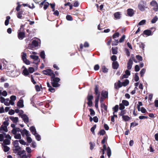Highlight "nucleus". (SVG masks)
<instances>
[{"instance_id":"nucleus-46","label":"nucleus","mask_w":158,"mask_h":158,"mask_svg":"<svg viewBox=\"0 0 158 158\" xmlns=\"http://www.w3.org/2000/svg\"><path fill=\"white\" fill-rule=\"evenodd\" d=\"M119 36V33L118 32H115L113 36L112 37L113 39H115L116 38L118 37Z\"/></svg>"},{"instance_id":"nucleus-20","label":"nucleus","mask_w":158,"mask_h":158,"mask_svg":"<svg viewBox=\"0 0 158 158\" xmlns=\"http://www.w3.org/2000/svg\"><path fill=\"white\" fill-rule=\"evenodd\" d=\"M17 106L20 108L23 107V99H20L17 103Z\"/></svg>"},{"instance_id":"nucleus-58","label":"nucleus","mask_w":158,"mask_h":158,"mask_svg":"<svg viewBox=\"0 0 158 158\" xmlns=\"http://www.w3.org/2000/svg\"><path fill=\"white\" fill-rule=\"evenodd\" d=\"M125 35H123L122 37H121V38L120 39L119 41V42L120 43H122L123 42L125 39Z\"/></svg>"},{"instance_id":"nucleus-57","label":"nucleus","mask_w":158,"mask_h":158,"mask_svg":"<svg viewBox=\"0 0 158 158\" xmlns=\"http://www.w3.org/2000/svg\"><path fill=\"white\" fill-rule=\"evenodd\" d=\"M4 104L6 106L9 105L10 104V100L9 99H7L5 100Z\"/></svg>"},{"instance_id":"nucleus-56","label":"nucleus","mask_w":158,"mask_h":158,"mask_svg":"<svg viewBox=\"0 0 158 158\" xmlns=\"http://www.w3.org/2000/svg\"><path fill=\"white\" fill-rule=\"evenodd\" d=\"M136 58L139 61H142L143 60L142 57L139 55L136 56Z\"/></svg>"},{"instance_id":"nucleus-40","label":"nucleus","mask_w":158,"mask_h":158,"mask_svg":"<svg viewBox=\"0 0 158 158\" xmlns=\"http://www.w3.org/2000/svg\"><path fill=\"white\" fill-rule=\"evenodd\" d=\"M14 147H17L19 146V141L17 140H16L13 142Z\"/></svg>"},{"instance_id":"nucleus-29","label":"nucleus","mask_w":158,"mask_h":158,"mask_svg":"<svg viewBox=\"0 0 158 158\" xmlns=\"http://www.w3.org/2000/svg\"><path fill=\"white\" fill-rule=\"evenodd\" d=\"M107 154L109 158H110L111 155V151L109 147H108L106 151Z\"/></svg>"},{"instance_id":"nucleus-8","label":"nucleus","mask_w":158,"mask_h":158,"mask_svg":"<svg viewBox=\"0 0 158 158\" xmlns=\"http://www.w3.org/2000/svg\"><path fill=\"white\" fill-rule=\"evenodd\" d=\"M9 123L7 121H5L3 122V125L0 128V132L2 133L3 131L6 132L8 130L7 128V126L9 125Z\"/></svg>"},{"instance_id":"nucleus-36","label":"nucleus","mask_w":158,"mask_h":158,"mask_svg":"<svg viewBox=\"0 0 158 158\" xmlns=\"http://www.w3.org/2000/svg\"><path fill=\"white\" fill-rule=\"evenodd\" d=\"M106 133V132L104 130L102 129L98 132V134L100 135H105Z\"/></svg>"},{"instance_id":"nucleus-6","label":"nucleus","mask_w":158,"mask_h":158,"mask_svg":"<svg viewBox=\"0 0 158 158\" xmlns=\"http://www.w3.org/2000/svg\"><path fill=\"white\" fill-rule=\"evenodd\" d=\"M13 150L14 152L15 153H17L19 156H21V155L25 153V151L24 150L22 151L21 148L19 147H13Z\"/></svg>"},{"instance_id":"nucleus-48","label":"nucleus","mask_w":158,"mask_h":158,"mask_svg":"<svg viewBox=\"0 0 158 158\" xmlns=\"http://www.w3.org/2000/svg\"><path fill=\"white\" fill-rule=\"evenodd\" d=\"M10 19V17L9 16H7L6 17V20L5 24V25L7 26L9 23V19Z\"/></svg>"},{"instance_id":"nucleus-3","label":"nucleus","mask_w":158,"mask_h":158,"mask_svg":"<svg viewBox=\"0 0 158 158\" xmlns=\"http://www.w3.org/2000/svg\"><path fill=\"white\" fill-rule=\"evenodd\" d=\"M51 83L53 87H57L60 86V84L58 83V82L60 79L59 77H55L53 78H51Z\"/></svg>"},{"instance_id":"nucleus-43","label":"nucleus","mask_w":158,"mask_h":158,"mask_svg":"<svg viewBox=\"0 0 158 158\" xmlns=\"http://www.w3.org/2000/svg\"><path fill=\"white\" fill-rule=\"evenodd\" d=\"M14 137L16 139H20L21 138V136L20 134H16L15 135Z\"/></svg>"},{"instance_id":"nucleus-18","label":"nucleus","mask_w":158,"mask_h":158,"mask_svg":"<svg viewBox=\"0 0 158 158\" xmlns=\"http://www.w3.org/2000/svg\"><path fill=\"white\" fill-rule=\"evenodd\" d=\"M25 33L23 32H20L18 34V36L20 40H22L25 37Z\"/></svg>"},{"instance_id":"nucleus-10","label":"nucleus","mask_w":158,"mask_h":158,"mask_svg":"<svg viewBox=\"0 0 158 158\" xmlns=\"http://www.w3.org/2000/svg\"><path fill=\"white\" fill-rule=\"evenodd\" d=\"M126 113V111L125 110H121L120 112H119L118 114V116L119 118L121 116H122V118H130L129 116L127 115H124Z\"/></svg>"},{"instance_id":"nucleus-37","label":"nucleus","mask_w":158,"mask_h":158,"mask_svg":"<svg viewBox=\"0 0 158 158\" xmlns=\"http://www.w3.org/2000/svg\"><path fill=\"white\" fill-rule=\"evenodd\" d=\"M122 104L124 105V106H128L129 105V102L126 100H123L122 101Z\"/></svg>"},{"instance_id":"nucleus-35","label":"nucleus","mask_w":158,"mask_h":158,"mask_svg":"<svg viewBox=\"0 0 158 158\" xmlns=\"http://www.w3.org/2000/svg\"><path fill=\"white\" fill-rule=\"evenodd\" d=\"M158 18L156 16H155L151 20V22L152 23H155L158 20Z\"/></svg>"},{"instance_id":"nucleus-53","label":"nucleus","mask_w":158,"mask_h":158,"mask_svg":"<svg viewBox=\"0 0 158 158\" xmlns=\"http://www.w3.org/2000/svg\"><path fill=\"white\" fill-rule=\"evenodd\" d=\"M138 73H135V81L136 82L138 81L139 80V78L138 75Z\"/></svg>"},{"instance_id":"nucleus-7","label":"nucleus","mask_w":158,"mask_h":158,"mask_svg":"<svg viewBox=\"0 0 158 158\" xmlns=\"http://www.w3.org/2000/svg\"><path fill=\"white\" fill-rule=\"evenodd\" d=\"M146 2L143 0H141L138 4V7L139 9L142 11H144L145 10L146 7Z\"/></svg>"},{"instance_id":"nucleus-34","label":"nucleus","mask_w":158,"mask_h":158,"mask_svg":"<svg viewBox=\"0 0 158 158\" xmlns=\"http://www.w3.org/2000/svg\"><path fill=\"white\" fill-rule=\"evenodd\" d=\"M118 109V105H116L114 107H113V109L114 111L113 114H114L115 112H117Z\"/></svg>"},{"instance_id":"nucleus-21","label":"nucleus","mask_w":158,"mask_h":158,"mask_svg":"<svg viewBox=\"0 0 158 158\" xmlns=\"http://www.w3.org/2000/svg\"><path fill=\"white\" fill-rule=\"evenodd\" d=\"M152 31L149 30H145L143 32V34L147 36H149L152 35Z\"/></svg>"},{"instance_id":"nucleus-33","label":"nucleus","mask_w":158,"mask_h":158,"mask_svg":"<svg viewBox=\"0 0 158 158\" xmlns=\"http://www.w3.org/2000/svg\"><path fill=\"white\" fill-rule=\"evenodd\" d=\"M112 53L113 54H116L117 53V47H115L113 48L112 47Z\"/></svg>"},{"instance_id":"nucleus-42","label":"nucleus","mask_w":158,"mask_h":158,"mask_svg":"<svg viewBox=\"0 0 158 158\" xmlns=\"http://www.w3.org/2000/svg\"><path fill=\"white\" fill-rule=\"evenodd\" d=\"M143 105L142 103L141 102H138V104L137 105V108L139 111H140V106Z\"/></svg>"},{"instance_id":"nucleus-11","label":"nucleus","mask_w":158,"mask_h":158,"mask_svg":"<svg viewBox=\"0 0 158 158\" xmlns=\"http://www.w3.org/2000/svg\"><path fill=\"white\" fill-rule=\"evenodd\" d=\"M114 15L116 19H120L122 17V13L120 12H116L114 14Z\"/></svg>"},{"instance_id":"nucleus-32","label":"nucleus","mask_w":158,"mask_h":158,"mask_svg":"<svg viewBox=\"0 0 158 158\" xmlns=\"http://www.w3.org/2000/svg\"><path fill=\"white\" fill-rule=\"evenodd\" d=\"M23 73L24 76H27L29 75V73L27 69L26 68H25L23 70Z\"/></svg>"},{"instance_id":"nucleus-41","label":"nucleus","mask_w":158,"mask_h":158,"mask_svg":"<svg viewBox=\"0 0 158 158\" xmlns=\"http://www.w3.org/2000/svg\"><path fill=\"white\" fill-rule=\"evenodd\" d=\"M146 70L145 69H143L140 71V74L141 77H142L143 76L144 74L145 73Z\"/></svg>"},{"instance_id":"nucleus-15","label":"nucleus","mask_w":158,"mask_h":158,"mask_svg":"<svg viewBox=\"0 0 158 158\" xmlns=\"http://www.w3.org/2000/svg\"><path fill=\"white\" fill-rule=\"evenodd\" d=\"M21 133L23 136L24 135H25L27 136H29L30 135V134L29 133V132L26 129L22 130L21 131Z\"/></svg>"},{"instance_id":"nucleus-30","label":"nucleus","mask_w":158,"mask_h":158,"mask_svg":"<svg viewBox=\"0 0 158 158\" xmlns=\"http://www.w3.org/2000/svg\"><path fill=\"white\" fill-rule=\"evenodd\" d=\"M108 139V136L107 135L104 136L103 137V139L101 141V143L102 144H104L106 141Z\"/></svg>"},{"instance_id":"nucleus-23","label":"nucleus","mask_w":158,"mask_h":158,"mask_svg":"<svg viewBox=\"0 0 158 158\" xmlns=\"http://www.w3.org/2000/svg\"><path fill=\"white\" fill-rule=\"evenodd\" d=\"M30 57L31 59L34 60H38V62H39L40 61V60L39 59L38 56L34 55H31L30 56Z\"/></svg>"},{"instance_id":"nucleus-13","label":"nucleus","mask_w":158,"mask_h":158,"mask_svg":"<svg viewBox=\"0 0 158 158\" xmlns=\"http://www.w3.org/2000/svg\"><path fill=\"white\" fill-rule=\"evenodd\" d=\"M127 12L128 16L130 17L132 16L134 14L133 10L131 8H129L127 9Z\"/></svg>"},{"instance_id":"nucleus-47","label":"nucleus","mask_w":158,"mask_h":158,"mask_svg":"<svg viewBox=\"0 0 158 158\" xmlns=\"http://www.w3.org/2000/svg\"><path fill=\"white\" fill-rule=\"evenodd\" d=\"M111 59L113 62H115L117 59V57L115 55H113L111 57Z\"/></svg>"},{"instance_id":"nucleus-28","label":"nucleus","mask_w":158,"mask_h":158,"mask_svg":"<svg viewBox=\"0 0 158 158\" xmlns=\"http://www.w3.org/2000/svg\"><path fill=\"white\" fill-rule=\"evenodd\" d=\"M101 69L102 72L104 73H106L108 72V69L106 68L105 65L102 66Z\"/></svg>"},{"instance_id":"nucleus-63","label":"nucleus","mask_w":158,"mask_h":158,"mask_svg":"<svg viewBox=\"0 0 158 158\" xmlns=\"http://www.w3.org/2000/svg\"><path fill=\"white\" fill-rule=\"evenodd\" d=\"M89 111L90 112V114L92 116H93L95 114V112L94 110L92 109H89Z\"/></svg>"},{"instance_id":"nucleus-27","label":"nucleus","mask_w":158,"mask_h":158,"mask_svg":"<svg viewBox=\"0 0 158 158\" xmlns=\"http://www.w3.org/2000/svg\"><path fill=\"white\" fill-rule=\"evenodd\" d=\"M48 75L51 77V78H53L55 77V74L54 73L53 71L51 69H50Z\"/></svg>"},{"instance_id":"nucleus-5","label":"nucleus","mask_w":158,"mask_h":158,"mask_svg":"<svg viewBox=\"0 0 158 158\" xmlns=\"http://www.w3.org/2000/svg\"><path fill=\"white\" fill-rule=\"evenodd\" d=\"M11 68L14 69L13 70L10 71V76L12 77H17L20 74V72L17 70L15 67L13 65H11L10 66Z\"/></svg>"},{"instance_id":"nucleus-12","label":"nucleus","mask_w":158,"mask_h":158,"mask_svg":"<svg viewBox=\"0 0 158 158\" xmlns=\"http://www.w3.org/2000/svg\"><path fill=\"white\" fill-rule=\"evenodd\" d=\"M118 82L115 83L114 84V88L116 89H118L119 88L122 87L121 85V82L120 80L118 81Z\"/></svg>"},{"instance_id":"nucleus-52","label":"nucleus","mask_w":158,"mask_h":158,"mask_svg":"<svg viewBox=\"0 0 158 158\" xmlns=\"http://www.w3.org/2000/svg\"><path fill=\"white\" fill-rule=\"evenodd\" d=\"M119 41L117 40H115L114 41H113L112 43V46H115L117 45Z\"/></svg>"},{"instance_id":"nucleus-2","label":"nucleus","mask_w":158,"mask_h":158,"mask_svg":"<svg viewBox=\"0 0 158 158\" xmlns=\"http://www.w3.org/2000/svg\"><path fill=\"white\" fill-rule=\"evenodd\" d=\"M17 4L18 5L16 8V10L17 12V17L19 19H23L25 17V12L24 10H23L22 9H20L21 5L19 4V2L17 3Z\"/></svg>"},{"instance_id":"nucleus-50","label":"nucleus","mask_w":158,"mask_h":158,"mask_svg":"<svg viewBox=\"0 0 158 158\" xmlns=\"http://www.w3.org/2000/svg\"><path fill=\"white\" fill-rule=\"evenodd\" d=\"M34 135L35 136L36 139L38 141H40L41 140V137L37 133L36 134H35V135Z\"/></svg>"},{"instance_id":"nucleus-26","label":"nucleus","mask_w":158,"mask_h":158,"mask_svg":"<svg viewBox=\"0 0 158 158\" xmlns=\"http://www.w3.org/2000/svg\"><path fill=\"white\" fill-rule=\"evenodd\" d=\"M129 81L128 79H126L125 81L123 82H121V85H122V86H127L129 83Z\"/></svg>"},{"instance_id":"nucleus-44","label":"nucleus","mask_w":158,"mask_h":158,"mask_svg":"<svg viewBox=\"0 0 158 158\" xmlns=\"http://www.w3.org/2000/svg\"><path fill=\"white\" fill-rule=\"evenodd\" d=\"M96 127V125H94L90 129L91 131L92 132V133L94 134H95L94 130Z\"/></svg>"},{"instance_id":"nucleus-4","label":"nucleus","mask_w":158,"mask_h":158,"mask_svg":"<svg viewBox=\"0 0 158 158\" xmlns=\"http://www.w3.org/2000/svg\"><path fill=\"white\" fill-rule=\"evenodd\" d=\"M37 40H33L31 42V44H30L28 45V48L29 49H32L33 48H35L38 47L39 43L40 41V40L39 39H37Z\"/></svg>"},{"instance_id":"nucleus-22","label":"nucleus","mask_w":158,"mask_h":158,"mask_svg":"<svg viewBox=\"0 0 158 158\" xmlns=\"http://www.w3.org/2000/svg\"><path fill=\"white\" fill-rule=\"evenodd\" d=\"M30 130L31 133L34 135L37 133L35 127L33 126H31L30 128Z\"/></svg>"},{"instance_id":"nucleus-16","label":"nucleus","mask_w":158,"mask_h":158,"mask_svg":"<svg viewBox=\"0 0 158 158\" xmlns=\"http://www.w3.org/2000/svg\"><path fill=\"white\" fill-rule=\"evenodd\" d=\"M119 66L118 63L117 61L113 62L112 63V67L113 69H117Z\"/></svg>"},{"instance_id":"nucleus-51","label":"nucleus","mask_w":158,"mask_h":158,"mask_svg":"<svg viewBox=\"0 0 158 158\" xmlns=\"http://www.w3.org/2000/svg\"><path fill=\"white\" fill-rule=\"evenodd\" d=\"M102 108H103L104 110L106 111H107V106L104 103H102L101 106Z\"/></svg>"},{"instance_id":"nucleus-14","label":"nucleus","mask_w":158,"mask_h":158,"mask_svg":"<svg viewBox=\"0 0 158 158\" xmlns=\"http://www.w3.org/2000/svg\"><path fill=\"white\" fill-rule=\"evenodd\" d=\"M132 64V60L131 59H130L128 61L127 63V68L128 70H130L131 69Z\"/></svg>"},{"instance_id":"nucleus-38","label":"nucleus","mask_w":158,"mask_h":158,"mask_svg":"<svg viewBox=\"0 0 158 158\" xmlns=\"http://www.w3.org/2000/svg\"><path fill=\"white\" fill-rule=\"evenodd\" d=\"M89 144L90 145V149L91 150H92L94 149L95 146V143H93L92 142H89Z\"/></svg>"},{"instance_id":"nucleus-1","label":"nucleus","mask_w":158,"mask_h":158,"mask_svg":"<svg viewBox=\"0 0 158 158\" xmlns=\"http://www.w3.org/2000/svg\"><path fill=\"white\" fill-rule=\"evenodd\" d=\"M4 137L5 139L4 140L2 145L3 147V151L5 152H7L10 150L9 147L7 146L10 144V136L9 135H6V133H3V134H0V141L2 142L3 140Z\"/></svg>"},{"instance_id":"nucleus-64","label":"nucleus","mask_w":158,"mask_h":158,"mask_svg":"<svg viewBox=\"0 0 158 158\" xmlns=\"http://www.w3.org/2000/svg\"><path fill=\"white\" fill-rule=\"evenodd\" d=\"M27 140L29 143H31L32 141L31 138L29 136H27Z\"/></svg>"},{"instance_id":"nucleus-39","label":"nucleus","mask_w":158,"mask_h":158,"mask_svg":"<svg viewBox=\"0 0 158 158\" xmlns=\"http://www.w3.org/2000/svg\"><path fill=\"white\" fill-rule=\"evenodd\" d=\"M40 57L43 59H44L45 58V54L44 51H42L41 52L40 55Z\"/></svg>"},{"instance_id":"nucleus-24","label":"nucleus","mask_w":158,"mask_h":158,"mask_svg":"<svg viewBox=\"0 0 158 158\" xmlns=\"http://www.w3.org/2000/svg\"><path fill=\"white\" fill-rule=\"evenodd\" d=\"M94 90L95 94L96 95H98V94H100V92L99 91V86L98 85H95Z\"/></svg>"},{"instance_id":"nucleus-31","label":"nucleus","mask_w":158,"mask_h":158,"mask_svg":"<svg viewBox=\"0 0 158 158\" xmlns=\"http://www.w3.org/2000/svg\"><path fill=\"white\" fill-rule=\"evenodd\" d=\"M146 20H143L141 21L137 25V26L138 27L139 26L142 25H144L146 24Z\"/></svg>"},{"instance_id":"nucleus-25","label":"nucleus","mask_w":158,"mask_h":158,"mask_svg":"<svg viewBox=\"0 0 158 158\" xmlns=\"http://www.w3.org/2000/svg\"><path fill=\"white\" fill-rule=\"evenodd\" d=\"M7 95V93L6 90L2 91V90L0 89V96H2L4 97H6Z\"/></svg>"},{"instance_id":"nucleus-17","label":"nucleus","mask_w":158,"mask_h":158,"mask_svg":"<svg viewBox=\"0 0 158 158\" xmlns=\"http://www.w3.org/2000/svg\"><path fill=\"white\" fill-rule=\"evenodd\" d=\"M101 96L105 99L108 97V92L107 91L102 90L101 92Z\"/></svg>"},{"instance_id":"nucleus-54","label":"nucleus","mask_w":158,"mask_h":158,"mask_svg":"<svg viewBox=\"0 0 158 158\" xmlns=\"http://www.w3.org/2000/svg\"><path fill=\"white\" fill-rule=\"evenodd\" d=\"M49 5V3L48 2H45L44 6V9L46 10L48 8Z\"/></svg>"},{"instance_id":"nucleus-61","label":"nucleus","mask_w":158,"mask_h":158,"mask_svg":"<svg viewBox=\"0 0 158 158\" xmlns=\"http://www.w3.org/2000/svg\"><path fill=\"white\" fill-rule=\"evenodd\" d=\"M100 67L98 64H97L94 65V69L95 71H97L99 69Z\"/></svg>"},{"instance_id":"nucleus-60","label":"nucleus","mask_w":158,"mask_h":158,"mask_svg":"<svg viewBox=\"0 0 158 158\" xmlns=\"http://www.w3.org/2000/svg\"><path fill=\"white\" fill-rule=\"evenodd\" d=\"M125 108V106L122 103H120L119 104V109L121 110H123Z\"/></svg>"},{"instance_id":"nucleus-45","label":"nucleus","mask_w":158,"mask_h":158,"mask_svg":"<svg viewBox=\"0 0 158 158\" xmlns=\"http://www.w3.org/2000/svg\"><path fill=\"white\" fill-rule=\"evenodd\" d=\"M138 123H137L135 121L131 123L130 128H131V127H134L135 126H136L138 125Z\"/></svg>"},{"instance_id":"nucleus-9","label":"nucleus","mask_w":158,"mask_h":158,"mask_svg":"<svg viewBox=\"0 0 158 158\" xmlns=\"http://www.w3.org/2000/svg\"><path fill=\"white\" fill-rule=\"evenodd\" d=\"M93 99V96L92 95L88 94L87 96V99L88 102L87 104L89 107H91L93 105L92 100Z\"/></svg>"},{"instance_id":"nucleus-19","label":"nucleus","mask_w":158,"mask_h":158,"mask_svg":"<svg viewBox=\"0 0 158 158\" xmlns=\"http://www.w3.org/2000/svg\"><path fill=\"white\" fill-rule=\"evenodd\" d=\"M16 97L15 95H12L10 96V105H14V101L16 100Z\"/></svg>"},{"instance_id":"nucleus-59","label":"nucleus","mask_w":158,"mask_h":158,"mask_svg":"<svg viewBox=\"0 0 158 158\" xmlns=\"http://www.w3.org/2000/svg\"><path fill=\"white\" fill-rule=\"evenodd\" d=\"M29 72L30 73H32L35 71L34 68L32 67H29L28 69Z\"/></svg>"},{"instance_id":"nucleus-49","label":"nucleus","mask_w":158,"mask_h":158,"mask_svg":"<svg viewBox=\"0 0 158 158\" xmlns=\"http://www.w3.org/2000/svg\"><path fill=\"white\" fill-rule=\"evenodd\" d=\"M66 19L69 21H72L73 20L72 16L69 15H67L66 16Z\"/></svg>"},{"instance_id":"nucleus-55","label":"nucleus","mask_w":158,"mask_h":158,"mask_svg":"<svg viewBox=\"0 0 158 158\" xmlns=\"http://www.w3.org/2000/svg\"><path fill=\"white\" fill-rule=\"evenodd\" d=\"M26 53L23 52L22 55V58L23 60H26Z\"/></svg>"},{"instance_id":"nucleus-62","label":"nucleus","mask_w":158,"mask_h":158,"mask_svg":"<svg viewBox=\"0 0 158 158\" xmlns=\"http://www.w3.org/2000/svg\"><path fill=\"white\" fill-rule=\"evenodd\" d=\"M140 70L139 66L138 65H136L135 67V72H138Z\"/></svg>"}]
</instances>
